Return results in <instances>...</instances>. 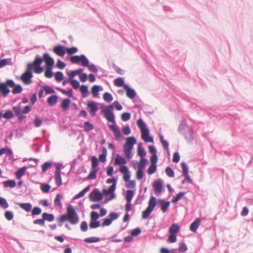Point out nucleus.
I'll return each instance as SVG.
<instances>
[{
	"label": "nucleus",
	"mask_w": 253,
	"mask_h": 253,
	"mask_svg": "<svg viewBox=\"0 0 253 253\" xmlns=\"http://www.w3.org/2000/svg\"><path fill=\"white\" fill-rule=\"evenodd\" d=\"M40 188L43 193H47L49 192L51 186L48 183H41Z\"/></svg>",
	"instance_id": "nucleus-44"
},
{
	"label": "nucleus",
	"mask_w": 253,
	"mask_h": 253,
	"mask_svg": "<svg viewBox=\"0 0 253 253\" xmlns=\"http://www.w3.org/2000/svg\"><path fill=\"white\" fill-rule=\"evenodd\" d=\"M12 109L15 114V116L17 117L18 121L20 122H22L23 120L26 118V116L22 115L23 113L21 112V107L20 103H19L17 106H13Z\"/></svg>",
	"instance_id": "nucleus-15"
},
{
	"label": "nucleus",
	"mask_w": 253,
	"mask_h": 253,
	"mask_svg": "<svg viewBox=\"0 0 253 253\" xmlns=\"http://www.w3.org/2000/svg\"><path fill=\"white\" fill-rule=\"evenodd\" d=\"M53 51L58 56L63 57L66 53V46L57 44L53 48Z\"/></svg>",
	"instance_id": "nucleus-14"
},
{
	"label": "nucleus",
	"mask_w": 253,
	"mask_h": 253,
	"mask_svg": "<svg viewBox=\"0 0 253 253\" xmlns=\"http://www.w3.org/2000/svg\"><path fill=\"white\" fill-rule=\"evenodd\" d=\"M14 116L13 112L10 110H7L5 111L4 114H2V117L6 120H9L12 118Z\"/></svg>",
	"instance_id": "nucleus-45"
},
{
	"label": "nucleus",
	"mask_w": 253,
	"mask_h": 253,
	"mask_svg": "<svg viewBox=\"0 0 253 253\" xmlns=\"http://www.w3.org/2000/svg\"><path fill=\"white\" fill-rule=\"evenodd\" d=\"M201 221V219L198 218L196 219H195L193 222H192L190 225V230L194 233L196 232L198 228L199 227Z\"/></svg>",
	"instance_id": "nucleus-21"
},
{
	"label": "nucleus",
	"mask_w": 253,
	"mask_h": 253,
	"mask_svg": "<svg viewBox=\"0 0 253 253\" xmlns=\"http://www.w3.org/2000/svg\"><path fill=\"white\" fill-rule=\"evenodd\" d=\"M91 169H99L98 168V162L99 160L97 158L93 156L91 157Z\"/></svg>",
	"instance_id": "nucleus-43"
},
{
	"label": "nucleus",
	"mask_w": 253,
	"mask_h": 253,
	"mask_svg": "<svg viewBox=\"0 0 253 253\" xmlns=\"http://www.w3.org/2000/svg\"><path fill=\"white\" fill-rule=\"evenodd\" d=\"M35 58L39 61H40L42 63L44 62L45 63V66H47V65H54V59L51 57L48 53H44L43 54L42 57H41L38 54L35 56Z\"/></svg>",
	"instance_id": "nucleus-9"
},
{
	"label": "nucleus",
	"mask_w": 253,
	"mask_h": 253,
	"mask_svg": "<svg viewBox=\"0 0 253 253\" xmlns=\"http://www.w3.org/2000/svg\"><path fill=\"white\" fill-rule=\"evenodd\" d=\"M6 154L8 156H12L13 152L12 150L7 147H5L0 149V156L3 154Z\"/></svg>",
	"instance_id": "nucleus-40"
},
{
	"label": "nucleus",
	"mask_w": 253,
	"mask_h": 253,
	"mask_svg": "<svg viewBox=\"0 0 253 253\" xmlns=\"http://www.w3.org/2000/svg\"><path fill=\"white\" fill-rule=\"evenodd\" d=\"M46 94H53L55 92L54 89L50 86L45 85L42 86Z\"/></svg>",
	"instance_id": "nucleus-54"
},
{
	"label": "nucleus",
	"mask_w": 253,
	"mask_h": 253,
	"mask_svg": "<svg viewBox=\"0 0 253 253\" xmlns=\"http://www.w3.org/2000/svg\"><path fill=\"white\" fill-rule=\"evenodd\" d=\"M180 230V227L176 223H173L169 228V232L170 234H176Z\"/></svg>",
	"instance_id": "nucleus-33"
},
{
	"label": "nucleus",
	"mask_w": 253,
	"mask_h": 253,
	"mask_svg": "<svg viewBox=\"0 0 253 253\" xmlns=\"http://www.w3.org/2000/svg\"><path fill=\"white\" fill-rule=\"evenodd\" d=\"M86 105L87 110L89 112L90 116L92 117H94L99 109L97 103L93 101H89L87 103Z\"/></svg>",
	"instance_id": "nucleus-11"
},
{
	"label": "nucleus",
	"mask_w": 253,
	"mask_h": 253,
	"mask_svg": "<svg viewBox=\"0 0 253 253\" xmlns=\"http://www.w3.org/2000/svg\"><path fill=\"white\" fill-rule=\"evenodd\" d=\"M100 217L99 213L96 211H93L90 213V220H94L96 219V220H98Z\"/></svg>",
	"instance_id": "nucleus-61"
},
{
	"label": "nucleus",
	"mask_w": 253,
	"mask_h": 253,
	"mask_svg": "<svg viewBox=\"0 0 253 253\" xmlns=\"http://www.w3.org/2000/svg\"><path fill=\"white\" fill-rule=\"evenodd\" d=\"M153 187L155 194H160L164 190V181L162 179L155 180L153 183Z\"/></svg>",
	"instance_id": "nucleus-13"
},
{
	"label": "nucleus",
	"mask_w": 253,
	"mask_h": 253,
	"mask_svg": "<svg viewBox=\"0 0 253 253\" xmlns=\"http://www.w3.org/2000/svg\"><path fill=\"white\" fill-rule=\"evenodd\" d=\"M0 206L3 209H7L9 205L6 199L2 197H0Z\"/></svg>",
	"instance_id": "nucleus-57"
},
{
	"label": "nucleus",
	"mask_w": 253,
	"mask_h": 253,
	"mask_svg": "<svg viewBox=\"0 0 253 253\" xmlns=\"http://www.w3.org/2000/svg\"><path fill=\"white\" fill-rule=\"evenodd\" d=\"M157 165H150L147 169V173L149 175H152L157 170Z\"/></svg>",
	"instance_id": "nucleus-59"
},
{
	"label": "nucleus",
	"mask_w": 253,
	"mask_h": 253,
	"mask_svg": "<svg viewBox=\"0 0 253 253\" xmlns=\"http://www.w3.org/2000/svg\"><path fill=\"white\" fill-rule=\"evenodd\" d=\"M141 232V230L139 227H137L135 229H132L131 231V236L133 237H137L139 234H140Z\"/></svg>",
	"instance_id": "nucleus-63"
},
{
	"label": "nucleus",
	"mask_w": 253,
	"mask_h": 253,
	"mask_svg": "<svg viewBox=\"0 0 253 253\" xmlns=\"http://www.w3.org/2000/svg\"><path fill=\"white\" fill-rule=\"evenodd\" d=\"M62 198V196L60 194H57L55 197L54 202V204L58 207H62V204L61 202V199Z\"/></svg>",
	"instance_id": "nucleus-49"
},
{
	"label": "nucleus",
	"mask_w": 253,
	"mask_h": 253,
	"mask_svg": "<svg viewBox=\"0 0 253 253\" xmlns=\"http://www.w3.org/2000/svg\"><path fill=\"white\" fill-rule=\"evenodd\" d=\"M17 205H18L21 209H23L27 212L31 211L32 209V205L30 203H17Z\"/></svg>",
	"instance_id": "nucleus-27"
},
{
	"label": "nucleus",
	"mask_w": 253,
	"mask_h": 253,
	"mask_svg": "<svg viewBox=\"0 0 253 253\" xmlns=\"http://www.w3.org/2000/svg\"><path fill=\"white\" fill-rule=\"evenodd\" d=\"M136 142V139L133 136L126 138V141L123 145V152L128 160L130 159L133 156L131 151Z\"/></svg>",
	"instance_id": "nucleus-5"
},
{
	"label": "nucleus",
	"mask_w": 253,
	"mask_h": 253,
	"mask_svg": "<svg viewBox=\"0 0 253 253\" xmlns=\"http://www.w3.org/2000/svg\"><path fill=\"white\" fill-rule=\"evenodd\" d=\"M58 225L62 226L63 222L69 221L71 224H76L79 221V217L73 207L69 204L67 208L66 214H63L57 218Z\"/></svg>",
	"instance_id": "nucleus-2"
},
{
	"label": "nucleus",
	"mask_w": 253,
	"mask_h": 253,
	"mask_svg": "<svg viewBox=\"0 0 253 253\" xmlns=\"http://www.w3.org/2000/svg\"><path fill=\"white\" fill-rule=\"evenodd\" d=\"M117 181H118V178L117 177H113L112 178H108L106 180V183L108 184H112L110 186V190L111 191H115L117 187Z\"/></svg>",
	"instance_id": "nucleus-22"
},
{
	"label": "nucleus",
	"mask_w": 253,
	"mask_h": 253,
	"mask_svg": "<svg viewBox=\"0 0 253 253\" xmlns=\"http://www.w3.org/2000/svg\"><path fill=\"white\" fill-rule=\"evenodd\" d=\"M28 64L33 67V71L36 74H40L44 70L43 67L41 66L42 63L35 58L33 62Z\"/></svg>",
	"instance_id": "nucleus-12"
},
{
	"label": "nucleus",
	"mask_w": 253,
	"mask_h": 253,
	"mask_svg": "<svg viewBox=\"0 0 253 253\" xmlns=\"http://www.w3.org/2000/svg\"><path fill=\"white\" fill-rule=\"evenodd\" d=\"M66 53L69 55H73L77 53L78 51V49L77 47L74 46L72 47H68L66 46Z\"/></svg>",
	"instance_id": "nucleus-55"
},
{
	"label": "nucleus",
	"mask_w": 253,
	"mask_h": 253,
	"mask_svg": "<svg viewBox=\"0 0 253 253\" xmlns=\"http://www.w3.org/2000/svg\"><path fill=\"white\" fill-rule=\"evenodd\" d=\"M80 63L79 64H81L84 67H87L88 66V63H89V60L84 54H82L80 55Z\"/></svg>",
	"instance_id": "nucleus-38"
},
{
	"label": "nucleus",
	"mask_w": 253,
	"mask_h": 253,
	"mask_svg": "<svg viewBox=\"0 0 253 253\" xmlns=\"http://www.w3.org/2000/svg\"><path fill=\"white\" fill-rule=\"evenodd\" d=\"M58 97L57 95H51L47 99V103L50 106H54L58 101Z\"/></svg>",
	"instance_id": "nucleus-24"
},
{
	"label": "nucleus",
	"mask_w": 253,
	"mask_h": 253,
	"mask_svg": "<svg viewBox=\"0 0 253 253\" xmlns=\"http://www.w3.org/2000/svg\"><path fill=\"white\" fill-rule=\"evenodd\" d=\"M157 204L161 205V209L164 213L168 211L170 205V202L169 201H167L164 199H159L157 200Z\"/></svg>",
	"instance_id": "nucleus-16"
},
{
	"label": "nucleus",
	"mask_w": 253,
	"mask_h": 253,
	"mask_svg": "<svg viewBox=\"0 0 253 253\" xmlns=\"http://www.w3.org/2000/svg\"><path fill=\"white\" fill-rule=\"evenodd\" d=\"M103 98L107 102H111L113 99L112 94L108 92H106L103 94Z\"/></svg>",
	"instance_id": "nucleus-50"
},
{
	"label": "nucleus",
	"mask_w": 253,
	"mask_h": 253,
	"mask_svg": "<svg viewBox=\"0 0 253 253\" xmlns=\"http://www.w3.org/2000/svg\"><path fill=\"white\" fill-rule=\"evenodd\" d=\"M101 192L98 188H94L90 193L88 198L90 201L97 202L101 201L103 199L101 197Z\"/></svg>",
	"instance_id": "nucleus-10"
},
{
	"label": "nucleus",
	"mask_w": 253,
	"mask_h": 253,
	"mask_svg": "<svg viewBox=\"0 0 253 253\" xmlns=\"http://www.w3.org/2000/svg\"><path fill=\"white\" fill-rule=\"evenodd\" d=\"M127 163V161L124 157H122L119 154H117L115 159L114 165L115 166H122L126 165Z\"/></svg>",
	"instance_id": "nucleus-19"
},
{
	"label": "nucleus",
	"mask_w": 253,
	"mask_h": 253,
	"mask_svg": "<svg viewBox=\"0 0 253 253\" xmlns=\"http://www.w3.org/2000/svg\"><path fill=\"white\" fill-rule=\"evenodd\" d=\"M54 65H47V66H45L44 76L46 78H51L53 76L54 74L52 72V69Z\"/></svg>",
	"instance_id": "nucleus-23"
},
{
	"label": "nucleus",
	"mask_w": 253,
	"mask_h": 253,
	"mask_svg": "<svg viewBox=\"0 0 253 253\" xmlns=\"http://www.w3.org/2000/svg\"><path fill=\"white\" fill-rule=\"evenodd\" d=\"M92 170L90 171L86 179H94L96 178L97 172L99 169H91Z\"/></svg>",
	"instance_id": "nucleus-42"
},
{
	"label": "nucleus",
	"mask_w": 253,
	"mask_h": 253,
	"mask_svg": "<svg viewBox=\"0 0 253 253\" xmlns=\"http://www.w3.org/2000/svg\"><path fill=\"white\" fill-rule=\"evenodd\" d=\"M103 89V87L101 85H94L91 89V92L92 94V96L94 98H97L99 97V92L102 91Z\"/></svg>",
	"instance_id": "nucleus-18"
},
{
	"label": "nucleus",
	"mask_w": 253,
	"mask_h": 253,
	"mask_svg": "<svg viewBox=\"0 0 253 253\" xmlns=\"http://www.w3.org/2000/svg\"><path fill=\"white\" fill-rule=\"evenodd\" d=\"M82 71L79 70V69L76 70H70L67 71L66 74L69 77V79L72 81L73 80H74V77L81 73Z\"/></svg>",
	"instance_id": "nucleus-26"
},
{
	"label": "nucleus",
	"mask_w": 253,
	"mask_h": 253,
	"mask_svg": "<svg viewBox=\"0 0 253 253\" xmlns=\"http://www.w3.org/2000/svg\"><path fill=\"white\" fill-rule=\"evenodd\" d=\"M32 71L33 67L31 65L30 66L28 63L26 71L19 78L25 84H30L32 83V78H33Z\"/></svg>",
	"instance_id": "nucleus-7"
},
{
	"label": "nucleus",
	"mask_w": 253,
	"mask_h": 253,
	"mask_svg": "<svg viewBox=\"0 0 253 253\" xmlns=\"http://www.w3.org/2000/svg\"><path fill=\"white\" fill-rule=\"evenodd\" d=\"M115 191H111L110 190V187L108 189H103L102 190V192H101V195L102 199L103 198L104 196H109L110 195V194H112L113 193H115Z\"/></svg>",
	"instance_id": "nucleus-53"
},
{
	"label": "nucleus",
	"mask_w": 253,
	"mask_h": 253,
	"mask_svg": "<svg viewBox=\"0 0 253 253\" xmlns=\"http://www.w3.org/2000/svg\"><path fill=\"white\" fill-rule=\"evenodd\" d=\"M42 217H43L44 221H47L48 222H52L54 220L55 216L52 213H48L47 212H43L42 214Z\"/></svg>",
	"instance_id": "nucleus-30"
},
{
	"label": "nucleus",
	"mask_w": 253,
	"mask_h": 253,
	"mask_svg": "<svg viewBox=\"0 0 253 253\" xmlns=\"http://www.w3.org/2000/svg\"><path fill=\"white\" fill-rule=\"evenodd\" d=\"M13 88L12 90V93L13 94L20 93L23 90L22 86L19 84H15V85H14Z\"/></svg>",
	"instance_id": "nucleus-46"
},
{
	"label": "nucleus",
	"mask_w": 253,
	"mask_h": 253,
	"mask_svg": "<svg viewBox=\"0 0 253 253\" xmlns=\"http://www.w3.org/2000/svg\"><path fill=\"white\" fill-rule=\"evenodd\" d=\"M185 194H186V192H179L175 196L173 197V198L171 200V202L174 204L177 203Z\"/></svg>",
	"instance_id": "nucleus-41"
},
{
	"label": "nucleus",
	"mask_w": 253,
	"mask_h": 253,
	"mask_svg": "<svg viewBox=\"0 0 253 253\" xmlns=\"http://www.w3.org/2000/svg\"><path fill=\"white\" fill-rule=\"evenodd\" d=\"M64 75L62 72L60 71H58L55 73V78L57 82H61L64 80Z\"/></svg>",
	"instance_id": "nucleus-56"
},
{
	"label": "nucleus",
	"mask_w": 253,
	"mask_h": 253,
	"mask_svg": "<svg viewBox=\"0 0 253 253\" xmlns=\"http://www.w3.org/2000/svg\"><path fill=\"white\" fill-rule=\"evenodd\" d=\"M79 70H81L82 72L80 74H78L79 77L80 81L82 82H85L87 79V75L86 73H83L84 69L79 68Z\"/></svg>",
	"instance_id": "nucleus-48"
},
{
	"label": "nucleus",
	"mask_w": 253,
	"mask_h": 253,
	"mask_svg": "<svg viewBox=\"0 0 253 253\" xmlns=\"http://www.w3.org/2000/svg\"><path fill=\"white\" fill-rule=\"evenodd\" d=\"M80 55L72 56L70 58L71 63L73 64H79L80 63Z\"/></svg>",
	"instance_id": "nucleus-64"
},
{
	"label": "nucleus",
	"mask_w": 253,
	"mask_h": 253,
	"mask_svg": "<svg viewBox=\"0 0 253 253\" xmlns=\"http://www.w3.org/2000/svg\"><path fill=\"white\" fill-rule=\"evenodd\" d=\"M135 192L132 190H127L126 192L125 199L126 202H131L132 199L134 195Z\"/></svg>",
	"instance_id": "nucleus-37"
},
{
	"label": "nucleus",
	"mask_w": 253,
	"mask_h": 253,
	"mask_svg": "<svg viewBox=\"0 0 253 253\" xmlns=\"http://www.w3.org/2000/svg\"><path fill=\"white\" fill-rule=\"evenodd\" d=\"M131 117V114L128 112H125L121 115V119L124 122H126L128 121Z\"/></svg>",
	"instance_id": "nucleus-62"
},
{
	"label": "nucleus",
	"mask_w": 253,
	"mask_h": 253,
	"mask_svg": "<svg viewBox=\"0 0 253 253\" xmlns=\"http://www.w3.org/2000/svg\"><path fill=\"white\" fill-rule=\"evenodd\" d=\"M101 108V114H103L104 117L108 122L113 124V125H109L108 127L112 130L116 139L119 140L120 138L123 137L119 127L116 125L115 116L113 112L114 107L113 105H103Z\"/></svg>",
	"instance_id": "nucleus-1"
},
{
	"label": "nucleus",
	"mask_w": 253,
	"mask_h": 253,
	"mask_svg": "<svg viewBox=\"0 0 253 253\" xmlns=\"http://www.w3.org/2000/svg\"><path fill=\"white\" fill-rule=\"evenodd\" d=\"M42 210L41 208L39 207H34L31 210L32 215V216H34L35 215H39L42 213Z\"/></svg>",
	"instance_id": "nucleus-52"
},
{
	"label": "nucleus",
	"mask_w": 253,
	"mask_h": 253,
	"mask_svg": "<svg viewBox=\"0 0 253 253\" xmlns=\"http://www.w3.org/2000/svg\"><path fill=\"white\" fill-rule=\"evenodd\" d=\"M124 89L126 91V96L131 99H134L136 96L135 90L130 87L129 85H126Z\"/></svg>",
	"instance_id": "nucleus-17"
},
{
	"label": "nucleus",
	"mask_w": 253,
	"mask_h": 253,
	"mask_svg": "<svg viewBox=\"0 0 253 253\" xmlns=\"http://www.w3.org/2000/svg\"><path fill=\"white\" fill-rule=\"evenodd\" d=\"M52 166V163L49 162H46L42 166V172H45Z\"/></svg>",
	"instance_id": "nucleus-60"
},
{
	"label": "nucleus",
	"mask_w": 253,
	"mask_h": 253,
	"mask_svg": "<svg viewBox=\"0 0 253 253\" xmlns=\"http://www.w3.org/2000/svg\"><path fill=\"white\" fill-rule=\"evenodd\" d=\"M3 185L5 187L14 188L16 186V182L15 180L10 179L3 181Z\"/></svg>",
	"instance_id": "nucleus-35"
},
{
	"label": "nucleus",
	"mask_w": 253,
	"mask_h": 253,
	"mask_svg": "<svg viewBox=\"0 0 253 253\" xmlns=\"http://www.w3.org/2000/svg\"><path fill=\"white\" fill-rule=\"evenodd\" d=\"M148 163V161L147 159H140L139 163H136L138 168V170H143Z\"/></svg>",
	"instance_id": "nucleus-34"
},
{
	"label": "nucleus",
	"mask_w": 253,
	"mask_h": 253,
	"mask_svg": "<svg viewBox=\"0 0 253 253\" xmlns=\"http://www.w3.org/2000/svg\"><path fill=\"white\" fill-rule=\"evenodd\" d=\"M100 241V238L97 237H90L85 238L84 240V242L88 244L97 243Z\"/></svg>",
	"instance_id": "nucleus-39"
},
{
	"label": "nucleus",
	"mask_w": 253,
	"mask_h": 253,
	"mask_svg": "<svg viewBox=\"0 0 253 253\" xmlns=\"http://www.w3.org/2000/svg\"><path fill=\"white\" fill-rule=\"evenodd\" d=\"M119 216V214L116 212H110L108 216L102 219L101 226H108L110 225L113 221L117 219Z\"/></svg>",
	"instance_id": "nucleus-8"
},
{
	"label": "nucleus",
	"mask_w": 253,
	"mask_h": 253,
	"mask_svg": "<svg viewBox=\"0 0 253 253\" xmlns=\"http://www.w3.org/2000/svg\"><path fill=\"white\" fill-rule=\"evenodd\" d=\"M159 137L164 149H168L169 148V143L168 141L164 139V136L161 134H159Z\"/></svg>",
	"instance_id": "nucleus-51"
},
{
	"label": "nucleus",
	"mask_w": 253,
	"mask_h": 253,
	"mask_svg": "<svg viewBox=\"0 0 253 253\" xmlns=\"http://www.w3.org/2000/svg\"><path fill=\"white\" fill-rule=\"evenodd\" d=\"M156 206L157 199L155 197L151 196L148 202V206L142 211V218L147 219L148 218Z\"/></svg>",
	"instance_id": "nucleus-6"
},
{
	"label": "nucleus",
	"mask_w": 253,
	"mask_h": 253,
	"mask_svg": "<svg viewBox=\"0 0 253 253\" xmlns=\"http://www.w3.org/2000/svg\"><path fill=\"white\" fill-rule=\"evenodd\" d=\"M178 131L179 133L184 136L185 139L188 143L192 142L194 139V133L192 128L187 125L186 120L181 121L178 126Z\"/></svg>",
	"instance_id": "nucleus-3"
},
{
	"label": "nucleus",
	"mask_w": 253,
	"mask_h": 253,
	"mask_svg": "<svg viewBox=\"0 0 253 253\" xmlns=\"http://www.w3.org/2000/svg\"><path fill=\"white\" fill-rule=\"evenodd\" d=\"M88 226L90 229H95L101 226V223L100 221L96 220V219L94 220H90Z\"/></svg>",
	"instance_id": "nucleus-36"
},
{
	"label": "nucleus",
	"mask_w": 253,
	"mask_h": 253,
	"mask_svg": "<svg viewBox=\"0 0 253 253\" xmlns=\"http://www.w3.org/2000/svg\"><path fill=\"white\" fill-rule=\"evenodd\" d=\"M84 130L88 132L94 128V126L89 121H86L84 123Z\"/></svg>",
	"instance_id": "nucleus-47"
},
{
	"label": "nucleus",
	"mask_w": 253,
	"mask_h": 253,
	"mask_svg": "<svg viewBox=\"0 0 253 253\" xmlns=\"http://www.w3.org/2000/svg\"><path fill=\"white\" fill-rule=\"evenodd\" d=\"M167 175L169 177H173L174 176V170L170 167H167L165 169Z\"/></svg>",
	"instance_id": "nucleus-58"
},
{
	"label": "nucleus",
	"mask_w": 253,
	"mask_h": 253,
	"mask_svg": "<svg viewBox=\"0 0 253 253\" xmlns=\"http://www.w3.org/2000/svg\"><path fill=\"white\" fill-rule=\"evenodd\" d=\"M136 124L141 131V138L146 143L153 142V137L150 135V130L143 120L139 119L137 121Z\"/></svg>",
	"instance_id": "nucleus-4"
},
{
	"label": "nucleus",
	"mask_w": 253,
	"mask_h": 253,
	"mask_svg": "<svg viewBox=\"0 0 253 253\" xmlns=\"http://www.w3.org/2000/svg\"><path fill=\"white\" fill-rule=\"evenodd\" d=\"M114 83L115 85L117 86H123L124 89L125 88V86H126V85H128L127 84H125L124 79L121 77H119L116 79L114 81Z\"/></svg>",
	"instance_id": "nucleus-31"
},
{
	"label": "nucleus",
	"mask_w": 253,
	"mask_h": 253,
	"mask_svg": "<svg viewBox=\"0 0 253 253\" xmlns=\"http://www.w3.org/2000/svg\"><path fill=\"white\" fill-rule=\"evenodd\" d=\"M107 155V149L105 147H102V153L99 155V161L102 163H105L106 161Z\"/></svg>",
	"instance_id": "nucleus-29"
},
{
	"label": "nucleus",
	"mask_w": 253,
	"mask_h": 253,
	"mask_svg": "<svg viewBox=\"0 0 253 253\" xmlns=\"http://www.w3.org/2000/svg\"><path fill=\"white\" fill-rule=\"evenodd\" d=\"M27 167L24 166L19 168L15 173L17 179H20L25 174Z\"/></svg>",
	"instance_id": "nucleus-25"
},
{
	"label": "nucleus",
	"mask_w": 253,
	"mask_h": 253,
	"mask_svg": "<svg viewBox=\"0 0 253 253\" xmlns=\"http://www.w3.org/2000/svg\"><path fill=\"white\" fill-rule=\"evenodd\" d=\"M80 91L81 92V95L83 98L87 97L89 94L88 87L87 85H82L80 88Z\"/></svg>",
	"instance_id": "nucleus-28"
},
{
	"label": "nucleus",
	"mask_w": 253,
	"mask_h": 253,
	"mask_svg": "<svg viewBox=\"0 0 253 253\" xmlns=\"http://www.w3.org/2000/svg\"><path fill=\"white\" fill-rule=\"evenodd\" d=\"M137 155L140 157V159H146L147 153L145 150L144 147L142 146V143H139L137 147Z\"/></svg>",
	"instance_id": "nucleus-20"
},
{
	"label": "nucleus",
	"mask_w": 253,
	"mask_h": 253,
	"mask_svg": "<svg viewBox=\"0 0 253 253\" xmlns=\"http://www.w3.org/2000/svg\"><path fill=\"white\" fill-rule=\"evenodd\" d=\"M71 100L69 98H65L63 99L61 103V107L63 111L68 110L70 107Z\"/></svg>",
	"instance_id": "nucleus-32"
}]
</instances>
